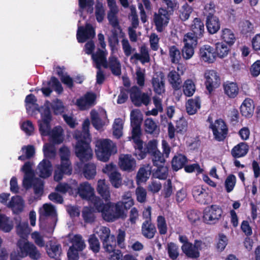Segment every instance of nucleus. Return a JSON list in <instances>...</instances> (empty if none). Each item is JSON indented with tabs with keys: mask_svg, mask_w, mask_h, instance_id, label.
Masks as SVG:
<instances>
[{
	"mask_svg": "<svg viewBox=\"0 0 260 260\" xmlns=\"http://www.w3.org/2000/svg\"><path fill=\"white\" fill-rule=\"evenodd\" d=\"M89 125V120L85 119L82 124V133L76 131L74 134V137L78 141L75 147V153L77 156L82 161L88 160L92 156V151L89 146L90 142V135L88 133Z\"/></svg>",
	"mask_w": 260,
	"mask_h": 260,
	"instance_id": "1",
	"label": "nucleus"
},
{
	"mask_svg": "<svg viewBox=\"0 0 260 260\" xmlns=\"http://www.w3.org/2000/svg\"><path fill=\"white\" fill-rule=\"evenodd\" d=\"M95 202L94 207L102 213L103 218L107 221L112 222L118 218H124L126 216V213L120 202L116 204L109 202L104 204L100 199H95Z\"/></svg>",
	"mask_w": 260,
	"mask_h": 260,
	"instance_id": "2",
	"label": "nucleus"
},
{
	"mask_svg": "<svg viewBox=\"0 0 260 260\" xmlns=\"http://www.w3.org/2000/svg\"><path fill=\"white\" fill-rule=\"evenodd\" d=\"M52 116L48 110L46 109L42 112V119L38 121L39 131L42 136H49L50 141L55 144H60L63 141L62 129L60 126L54 127L50 131V122Z\"/></svg>",
	"mask_w": 260,
	"mask_h": 260,
	"instance_id": "3",
	"label": "nucleus"
},
{
	"mask_svg": "<svg viewBox=\"0 0 260 260\" xmlns=\"http://www.w3.org/2000/svg\"><path fill=\"white\" fill-rule=\"evenodd\" d=\"M21 170L25 173L23 181L24 187L29 188L32 186L36 194H41L43 190V182L41 179L33 177L31 164L30 162H25Z\"/></svg>",
	"mask_w": 260,
	"mask_h": 260,
	"instance_id": "4",
	"label": "nucleus"
},
{
	"mask_svg": "<svg viewBox=\"0 0 260 260\" xmlns=\"http://www.w3.org/2000/svg\"><path fill=\"white\" fill-rule=\"evenodd\" d=\"M95 144L96 156L104 162L107 161L112 154L117 152L116 145L110 140H98Z\"/></svg>",
	"mask_w": 260,
	"mask_h": 260,
	"instance_id": "5",
	"label": "nucleus"
},
{
	"mask_svg": "<svg viewBox=\"0 0 260 260\" xmlns=\"http://www.w3.org/2000/svg\"><path fill=\"white\" fill-rule=\"evenodd\" d=\"M93 234L97 235L102 241L103 246L108 253H111L116 247V242L114 235H111L109 228L103 226H98L93 231Z\"/></svg>",
	"mask_w": 260,
	"mask_h": 260,
	"instance_id": "6",
	"label": "nucleus"
},
{
	"mask_svg": "<svg viewBox=\"0 0 260 260\" xmlns=\"http://www.w3.org/2000/svg\"><path fill=\"white\" fill-rule=\"evenodd\" d=\"M118 44V40L114 39L113 42L109 40V46L111 48L110 55L108 60L106 61L107 68H109L112 73L115 75H119L121 74V63L117 57L115 55L118 50L116 45Z\"/></svg>",
	"mask_w": 260,
	"mask_h": 260,
	"instance_id": "7",
	"label": "nucleus"
},
{
	"mask_svg": "<svg viewBox=\"0 0 260 260\" xmlns=\"http://www.w3.org/2000/svg\"><path fill=\"white\" fill-rule=\"evenodd\" d=\"M130 98L134 104L137 106L142 105L147 106L151 101V94L142 92L137 86H134L130 89Z\"/></svg>",
	"mask_w": 260,
	"mask_h": 260,
	"instance_id": "8",
	"label": "nucleus"
},
{
	"mask_svg": "<svg viewBox=\"0 0 260 260\" xmlns=\"http://www.w3.org/2000/svg\"><path fill=\"white\" fill-rule=\"evenodd\" d=\"M222 210L218 205H213L207 207L204 211L203 218L208 224H214L221 218Z\"/></svg>",
	"mask_w": 260,
	"mask_h": 260,
	"instance_id": "9",
	"label": "nucleus"
},
{
	"mask_svg": "<svg viewBox=\"0 0 260 260\" xmlns=\"http://www.w3.org/2000/svg\"><path fill=\"white\" fill-rule=\"evenodd\" d=\"M91 123L98 130L109 123L106 112L104 110H92L90 112Z\"/></svg>",
	"mask_w": 260,
	"mask_h": 260,
	"instance_id": "10",
	"label": "nucleus"
},
{
	"mask_svg": "<svg viewBox=\"0 0 260 260\" xmlns=\"http://www.w3.org/2000/svg\"><path fill=\"white\" fill-rule=\"evenodd\" d=\"M78 193L82 199L90 202L93 206L95 204V199H100L94 195V188L87 182L82 183L79 185L78 188Z\"/></svg>",
	"mask_w": 260,
	"mask_h": 260,
	"instance_id": "11",
	"label": "nucleus"
},
{
	"mask_svg": "<svg viewBox=\"0 0 260 260\" xmlns=\"http://www.w3.org/2000/svg\"><path fill=\"white\" fill-rule=\"evenodd\" d=\"M210 127L212 129L215 139L220 141L226 137L228 128L223 122L221 119L216 120L214 123H211Z\"/></svg>",
	"mask_w": 260,
	"mask_h": 260,
	"instance_id": "12",
	"label": "nucleus"
},
{
	"mask_svg": "<svg viewBox=\"0 0 260 260\" xmlns=\"http://www.w3.org/2000/svg\"><path fill=\"white\" fill-rule=\"evenodd\" d=\"M205 85L209 92L219 87L220 80L217 73L214 70H207L205 72Z\"/></svg>",
	"mask_w": 260,
	"mask_h": 260,
	"instance_id": "13",
	"label": "nucleus"
},
{
	"mask_svg": "<svg viewBox=\"0 0 260 260\" xmlns=\"http://www.w3.org/2000/svg\"><path fill=\"white\" fill-rule=\"evenodd\" d=\"M80 20L78 21L77 32V39L79 43L85 42L87 40L94 37L95 33L94 28L90 24H86L85 27L80 26Z\"/></svg>",
	"mask_w": 260,
	"mask_h": 260,
	"instance_id": "14",
	"label": "nucleus"
},
{
	"mask_svg": "<svg viewBox=\"0 0 260 260\" xmlns=\"http://www.w3.org/2000/svg\"><path fill=\"white\" fill-rule=\"evenodd\" d=\"M109 11L108 13V19L109 23L115 29H120L117 14L119 9L115 0H107Z\"/></svg>",
	"mask_w": 260,
	"mask_h": 260,
	"instance_id": "15",
	"label": "nucleus"
},
{
	"mask_svg": "<svg viewBox=\"0 0 260 260\" xmlns=\"http://www.w3.org/2000/svg\"><path fill=\"white\" fill-rule=\"evenodd\" d=\"M171 14L164 8H160L158 13L154 15V21L158 31L161 32L163 28L167 26Z\"/></svg>",
	"mask_w": 260,
	"mask_h": 260,
	"instance_id": "16",
	"label": "nucleus"
},
{
	"mask_svg": "<svg viewBox=\"0 0 260 260\" xmlns=\"http://www.w3.org/2000/svg\"><path fill=\"white\" fill-rule=\"evenodd\" d=\"M119 166L123 171L132 172L136 169V161L131 154H121L119 157Z\"/></svg>",
	"mask_w": 260,
	"mask_h": 260,
	"instance_id": "17",
	"label": "nucleus"
},
{
	"mask_svg": "<svg viewBox=\"0 0 260 260\" xmlns=\"http://www.w3.org/2000/svg\"><path fill=\"white\" fill-rule=\"evenodd\" d=\"M192 194L194 200L202 204H207L210 199L208 192L201 185H196L192 187Z\"/></svg>",
	"mask_w": 260,
	"mask_h": 260,
	"instance_id": "18",
	"label": "nucleus"
},
{
	"mask_svg": "<svg viewBox=\"0 0 260 260\" xmlns=\"http://www.w3.org/2000/svg\"><path fill=\"white\" fill-rule=\"evenodd\" d=\"M142 119V115L138 110H134L131 113V125L132 127V136H141L140 123Z\"/></svg>",
	"mask_w": 260,
	"mask_h": 260,
	"instance_id": "19",
	"label": "nucleus"
},
{
	"mask_svg": "<svg viewBox=\"0 0 260 260\" xmlns=\"http://www.w3.org/2000/svg\"><path fill=\"white\" fill-rule=\"evenodd\" d=\"M96 95L91 92L87 93L83 97L78 99L76 105L81 110H86L95 104Z\"/></svg>",
	"mask_w": 260,
	"mask_h": 260,
	"instance_id": "20",
	"label": "nucleus"
},
{
	"mask_svg": "<svg viewBox=\"0 0 260 260\" xmlns=\"http://www.w3.org/2000/svg\"><path fill=\"white\" fill-rule=\"evenodd\" d=\"M165 76L162 73L157 72L153 76L151 83L156 93L161 94L165 91Z\"/></svg>",
	"mask_w": 260,
	"mask_h": 260,
	"instance_id": "21",
	"label": "nucleus"
},
{
	"mask_svg": "<svg viewBox=\"0 0 260 260\" xmlns=\"http://www.w3.org/2000/svg\"><path fill=\"white\" fill-rule=\"evenodd\" d=\"M200 57L204 62H213L216 59L214 49L208 45L202 46L200 49Z\"/></svg>",
	"mask_w": 260,
	"mask_h": 260,
	"instance_id": "22",
	"label": "nucleus"
},
{
	"mask_svg": "<svg viewBox=\"0 0 260 260\" xmlns=\"http://www.w3.org/2000/svg\"><path fill=\"white\" fill-rule=\"evenodd\" d=\"M54 90L58 93H60L62 90V87L58 80L54 77H52L47 83V86H44L41 88L43 93L45 96H49Z\"/></svg>",
	"mask_w": 260,
	"mask_h": 260,
	"instance_id": "23",
	"label": "nucleus"
},
{
	"mask_svg": "<svg viewBox=\"0 0 260 260\" xmlns=\"http://www.w3.org/2000/svg\"><path fill=\"white\" fill-rule=\"evenodd\" d=\"M51 107L55 114H60L64 112V106L62 102L58 99L53 101L51 103L46 101L44 105L40 109L41 116H42V112L45 110L48 109L50 113V108ZM51 115V114H50Z\"/></svg>",
	"mask_w": 260,
	"mask_h": 260,
	"instance_id": "24",
	"label": "nucleus"
},
{
	"mask_svg": "<svg viewBox=\"0 0 260 260\" xmlns=\"http://www.w3.org/2000/svg\"><path fill=\"white\" fill-rule=\"evenodd\" d=\"M52 170L51 162L44 159L39 164L37 169V173L40 177L47 178L52 174Z\"/></svg>",
	"mask_w": 260,
	"mask_h": 260,
	"instance_id": "25",
	"label": "nucleus"
},
{
	"mask_svg": "<svg viewBox=\"0 0 260 260\" xmlns=\"http://www.w3.org/2000/svg\"><path fill=\"white\" fill-rule=\"evenodd\" d=\"M107 54L108 52L106 49L103 50L100 49H98L95 53L92 54V59L97 69L101 68V67L107 68L106 57Z\"/></svg>",
	"mask_w": 260,
	"mask_h": 260,
	"instance_id": "26",
	"label": "nucleus"
},
{
	"mask_svg": "<svg viewBox=\"0 0 260 260\" xmlns=\"http://www.w3.org/2000/svg\"><path fill=\"white\" fill-rule=\"evenodd\" d=\"M128 139L133 140L135 145V151L134 155L138 159H142L146 157V152L143 147V142L140 139V136H132Z\"/></svg>",
	"mask_w": 260,
	"mask_h": 260,
	"instance_id": "27",
	"label": "nucleus"
},
{
	"mask_svg": "<svg viewBox=\"0 0 260 260\" xmlns=\"http://www.w3.org/2000/svg\"><path fill=\"white\" fill-rule=\"evenodd\" d=\"M68 239L72 244L70 248L81 251L86 247L85 241L80 235H69Z\"/></svg>",
	"mask_w": 260,
	"mask_h": 260,
	"instance_id": "28",
	"label": "nucleus"
},
{
	"mask_svg": "<svg viewBox=\"0 0 260 260\" xmlns=\"http://www.w3.org/2000/svg\"><path fill=\"white\" fill-rule=\"evenodd\" d=\"M8 207L11 208L14 213L18 214L23 210L24 202L20 196H15L11 198Z\"/></svg>",
	"mask_w": 260,
	"mask_h": 260,
	"instance_id": "29",
	"label": "nucleus"
},
{
	"mask_svg": "<svg viewBox=\"0 0 260 260\" xmlns=\"http://www.w3.org/2000/svg\"><path fill=\"white\" fill-rule=\"evenodd\" d=\"M32 245V243L26 239H20L17 244L18 256L20 257H25L28 256Z\"/></svg>",
	"mask_w": 260,
	"mask_h": 260,
	"instance_id": "30",
	"label": "nucleus"
},
{
	"mask_svg": "<svg viewBox=\"0 0 260 260\" xmlns=\"http://www.w3.org/2000/svg\"><path fill=\"white\" fill-rule=\"evenodd\" d=\"M254 109L253 102L250 99H246L242 103L240 111L242 115L246 117H250L252 116Z\"/></svg>",
	"mask_w": 260,
	"mask_h": 260,
	"instance_id": "31",
	"label": "nucleus"
},
{
	"mask_svg": "<svg viewBox=\"0 0 260 260\" xmlns=\"http://www.w3.org/2000/svg\"><path fill=\"white\" fill-rule=\"evenodd\" d=\"M46 249L48 255L52 258L55 257L61 252V245L53 240H50L48 242L46 245Z\"/></svg>",
	"mask_w": 260,
	"mask_h": 260,
	"instance_id": "32",
	"label": "nucleus"
},
{
	"mask_svg": "<svg viewBox=\"0 0 260 260\" xmlns=\"http://www.w3.org/2000/svg\"><path fill=\"white\" fill-rule=\"evenodd\" d=\"M71 166L67 165H57L54 171V179L56 181H59L62 179L63 174L70 175L72 173Z\"/></svg>",
	"mask_w": 260,
	"mask_h": 260,
	"instance_id": "33",
	"label": "nucleus"
},
{
	"mask_svg": "<svg viewBox=\"0 0 260 260\" xmlns=\"http://www.w3.org/2000/svg\"><path fill=\"white\" fill-rule=\"evenodd\" d=\"M201 108V100L199 97L189 99L186 104L187 113L189 115H193Z\"/></svg>",
	"mask_w": 260,
	"mask_h": 260,
	"instance_id": "34",
	"label": "nucleus"
},
{
	"mask_svg": "<svg viewBox=\"0 0 260 260\" xmlns=\"http://www.w3.org/2000/svg\"><path fill=\"white\" fill-rule=\"evenodd\" d=\"M156 232L155 226L151 221L145 220L142 225V234L146 238L151 239L154 236Z\"/></svg>",
	"mask_w": 260,
	"mask_h": 260,
	"instance_id": "35",
	"label": "nucleus"
},
{
	"mask_svg": "<svg viewBox=\"0 0 260 260\" xmlns=\"http://www.w3.org/2000/svg\"><path fill=\"white\" fill-rule=\"evenodd\" d=\"M108 185L106 183L105 179H100L98 182L97 191L106 201L110 200V193Z\"/></svg>",
	"mask_w": 260,
	"mask_h": 260,
	"instance_id": "36",
	"label": "nucleus"
},
{
	"mask_svg": "<svg viewBox=\"0 0 260 260\" xmlns=\"http://www.w3.org/2000/svg\"><path fill=\"white\" fill-rule=\"evenodd\" d=\"M134 59L140 60L142 63L148 62L150 60V56L148 48L145 46H142L140 53H135L131 57V60Z\"/></svg>",
	"mask_w": 260,
	"mask_h": 260,
	"instance_id": "37",
	"label": "nucleus"
},
{
	"mask_svg": "<svg viewBox=\"0 0 260 260\" xmlns=\"http://www.w3.org/2000/svg\"><path fill=\"white\" fill-rule=\"evenodd\" d=\"M206 26L209 33H216L220 28L218 19L214 16H209L207 18Z\"/></svg>",
	"mask_w": 260,
	"mask_h": 260,
	"instance_id": "38",
	"label": "nucleus"
},
{
	"mask_svg": "<svg viewBox=\"0 0 260 260\" xmlns=\"http://www.w3.org/2000/svg\"><path fill=\"white\" fill-rule=\"evenodd\" d=\"M181 249L183 253L188 257L196 258L200 256V252L191 243L183 244Z\"/></svg>",
	"mask_w": 260,
	"mask_h": 260,
	"instance_id": "39",
	"label": "nucleus"
},
{
	"mask_svg": "<svg viewBox=\"0 0 260 260\" xmlns=\"http://www.w3.org/2000/svg\"><path fill=\"white\" fill-rule=\"evenodd\" d=\"M191 31L193 35L201 38L204 32L203 22L199 18H195L190 26Z\"/></svg>",
	"mask_w": 260,
	"mask_h": 260,
	"instance_id": "40",
	"label": "nucleus"
},
{
	"mask_svg": "<svg viewBox=\"0 0 260 260\" xmlns=\"http://www.w3.org/2000/svg\"><path fill=\"white\" fill-rule=\"evenodd\" d=\"M168 81L175 89H179L182 83L180 75L175 71H170L168 75Z\"/></svg>",
	"mask_w": 260,
	"mask_h": 260,
	"instance_id": "41",
	"label": "nucleus"
},
{
	"mask_svg": "<svg viewBox=\"0 0 260 260\" xmlns=\"http://www.w3.org/2000/svg\"><path fill=\"white\" fill-rule=\"evenodd\" d=\"M248 146L246 143L241 142L235 146L232 150V154L234 157H241L245 156L248 152Z\"/></svg>",
	"mask_w": 260,
	"mask_h": 260,
	"instance_id": "42",
	"label": "nucleus"
},
{
	"mask_svg": "<svg viewBox=\"0 0 260 260\" xmlns=\"http://www.w3.org/2000/svg\"><path fill=\"white\" fill-rule=\"evenodd\" d=\"M13 222L9 217L4 214H0V231L9 233L13 229Z\"/></svg>",
	"mask_w": 260,
	"mask_h": 260,
	"instance_id": "43",
	"label": "nucleus"
},
{
	"mask_svg": "<svg viewBox=\"0 0 260 260\" xmlns=\"http://www.w3.org/2000/svg\"><path fill=\"white\" fill-rule=\"evenodd\" d=\"M224 93L230 98H235L239 93V87L234 82H226L224 84Z\"/></svg>",
	"mask_w": 260,
	"mask_h": 260,
	"instance_id": "44",
	"label": "nucleus"
},
{
	"mask_svg": "<svg viewBox=\"0 0 260 260\" xmlns=\"http://www.w3.org/2000/svg\"><path fill=\"white\" fill-rule=\"evenodd\" d=\"M183 92L185 95L190 97L193 95L196 91V85L191 79L185 80L182 86Z\"/></svg>",
	"mask_w": 260,
	"mask_h": 260,
	"instance_id": "45",
	"label": "nucleus"
},
{
	"mask_svg": "<svg viewBox=\"0 0 260 260\" xmlns=\"http://www.w3.org/2000/svg\"><path fill=\"white\" fill-rule=\"evenodd\" d=\"M30 232L28 223L26 221L20 222L16 226V233L22 239H25Z\"/></svg>",
	"mask_w": 260,
	"mask_h": 260,
	"instance_id": "46",
	"label": "nucleus"
},
{
	"mask_svg": "<svg viewBox=\"0 0 260 260\" xmlns=\"http://www.w3.org/2000/svg\"><path fill=\"white\" fill-rule=\"evenodd\" d=\"M187 161L186 157L182 154H179L174 157L172 161L173 169L177 171L182 168Z\"/></svg>",
	"mask_w": 260,
	"mask_h": 260,
	"instance_id": "47",
	"label": "nucleus"
},
{
	"mask_svg": "<svg viewBox=\"0 0 260 260\" xmlns=\"http://www.w3.org/2000/svg\"><path fill=\"white\" fill-rule=\"evenodd\" d=\"M40 214L41 216H52L55 217L56 215V210L53 206L49 204H44L39 210Z\"/></svg>",
	"mask_w": 260,
	"mask_h": 260,
	"instance_id": "48",
	"label": "nucleus"
},
{
	"mask_svg": "<svg viewBox=\"0 0 260 260\" xmlns=\"http://www.w3.org/2000/svg\"><path fill=\"white\" fill-rule=\"evenodd\" d=\"M150 173V168L149 166L141 168L137 173V181L138 182L146 181L149 177Z\"/></svg>",
	"mask_w": 260,
	"mask_h": 260,
	"instance_id": "49",
	"label": "nucleus"
},
{
	"mask_svg": "<svg viewBox=\"0 0 260 260\" xmlns=\"http://www.w3.org/2000/svg\"><path fill=\"white\" fill-rule=\"evenodd\" d=\"M59 155L61 159V164H62V165L71 166V162L69 160L70 152L68 147L66 146L61 147L59 149Z\"/></svg>",
	"mask_w": 260,
	"mask_h": 260,
	"instance_id": "50",
	"label": "nucleus"
},
{
	"mask_svg": "<svg viewBox=\"0 0 260 260\" xmlns=\"http://www.w3.org/2000/svg\"><path fill=\"white\" fill-rule=\"evenodd\" d=\"M229 47L222 42L216 44L215 54L220 58L225 57L229 54Z\"/></svg>",
	"mask_w": 260,
	"mask_h": 260,
	"instance_id": "51",
	"label": "nucleus"
},
{
	"mask_svg": "<svg viewBox=\"0 0 260 260\" xmlns=\"http://www.w3.org/2000/svg\"><path fill=\"white\" fill-rule=\"evenodd\" d=\"M123 120L121 118L115 119L113 125V135L117 138H119L122 135Z\"/></svg>",
	"mask_w": 260,
	"mask_h": 260,
	"instance_id": "52",
	"label": "nucleus"
},
{
	"mask_svg": "<svg viewBox=\"0 0 260 260\" xmlns=\"http://www.w3.org/2000/svg\"><path fill=\"white\" fill-rule=\"evenodd\" d=\"M122 203L124 210L126 213L127 210L134 205V201L132 198V193L129 191L125 192L122 197Z\"/></svg>",
	"mask_w": 260,
	"mask_h": 260,
	"instance_id": "53",
	"label": "nucleus"
},
{
	"mask_svg": "<svg viewBox=\"0 0 260 260\" xmlns=\"http://www.w3.org/2000/svg\"><path fill=\"white\" fill-rule=\"evenodd\" d=\"M109 177L112 185L115 188H118L122 185L121 175L118 172H113Z\"/></svg>",
	"mask_w": 260,
	"mask_h": 260,
	"instance_id": "54",
	"label": "nucleus"
},
{
	"mask_svg": "<svg viewBox=\"0 0 260 260\" xmlns=\"http://www.w3.org/2000/svg\"><path fill=\"white\" fill-rule=\"evenodd\" d=\"M44 155L46 158H53L56 156V152L54 146L50 143H46L43 146Z\"/></svg>",
	"mask_w": 260,
	"mask_h": 260,
	"instance_id": "55",
	"label": "nucleus"
},
{
	"mask_svg": "<svg viewBox=\"0 0 260 260\" xmlns=\"http://www.w3.org/2000/svg\"><path fill=\"white\" fill-rule=\"evenodd\" d=\"M200 38L197 36L189 32L185 34L183 38L184 45L196 47L198 43V39Z\"/></svg>",
	"mask_w": 260,
	"mask_h": 260,
	"instance_id": "56",
	"label": "nucleus"
},
{
	"mask_svg": "<svg viewBox=\"0 0 260 260\" xmlns=\"http://www.w3.org/2000/svg\"><path fill=\"white\" fill-rule=\"evenodd\" d=\"M83 174L87 179L93 178L96 174L95 166L93 164H86L84 169Z\"/></svg>",
	"mask_w": 260,
	"mask_h": 260,
	"instance_id": "57",
	"label": "nucleus"
},
{
	"mask_svg": "<svg viewBox=\"0 0 260 260\" xmlns=\"http://www.w3.org/2000/svg\"><path fill=\"white\" fill-rule=\"evenodd\" d=\"M221 38L226 43L233 44L235 40V37L233 31L228 28H225L222 31Z\"/></svg>",
	"mask_w": 260,
	"mask_h": 260,
	"instance_id": "58",
	"label": "nucleus"
},
{
	"mask_svg": "<svg viewBox=\"0 0 260 260\" xmlns=\"http://www.w3.org/2000/svg\"><path fill=\"white\" fill-rule=\"evenodd\" d=\"M157 228L160 235H165L168 231V227L165 218L159 215L157 218Z\"/></svg>",
	"mask_w": 260,
	"mask_h": 260,
	"instance_id": "59",
	"label": "nucleus"
},
{
	"mask_svg": "<svg viewBox=\"0 0 260 260\" xmlns=\"http://www.w3.org/2000/svg\"><path fill=\"white\" fill-rule=\"evenodd\" d=\"M192 11L191 7L187 4H184L179 10V17L180 19L183 21L188 19Z\"/></svg>",
	"mask_w": 260,
	"mask_h": 260,
	"instance_id": "60",
	"label": "nucleus"
},
{
	"mask_svg": "<svg viewBox=\"0 0 260 260\" xmlns=\"http://www.w3.org/2000/svg\"><path fill=\"white\" fill-rule=\"evenodd\" d=\"M145 131L150 134L154 133L157 128L156 123L151 118H148L144 121Z\"/></svg>",
	"mask_w": 260,
	"mask_h": 260,
	"instance_id": "61",
	"label": "nucleus"
},
{
	"mask_svg": "<svg viewBox=\"0 0 260 260\" xmlns=\"http://www.w3.org/2000/svg\"><path fill=\"white\" fill-rule=\"evenodd\" d=\"M240 28L241 32L244 35L253 33L254 32V25L248 20L242 22L240 25Z\"/></svg>",
	"mask_w": 260,
	"mask_h": 260,
	"instance_id": "62",
	"label": "nucleus"
},
{
	"mask_svg": "<svg viewBox=\"0 0 260 260\" xmlns=\"http://www.w3.org/2000/svg\"><path fill=\"white\" fill-rule=\"evenodd\" d=\"M153 165L156 166H161L164 165L165 158L160 151L154 152L151 154Z\"/></svg>",
	"mask_w": 260,
	"mask_h": 260,
	"instance_id": "63",
	"label": "nucleus"
},
{
	"mask_svg": "<svg viewBox=\"0 0 260 260\" xmlns=\"http://www.w3.org/2000/svg\"><path fill=\"white\" fill-rule=\"evenodd\" d=\"M236 178L233 175H230L226 178L224 182L225 188L228 192H231L236 184Z\"/></svg>",
	"mask_w": 260,
	"mask_h": 260,
	"instance_id": "64",
	"label": "nucleus"
}]
</instances>
